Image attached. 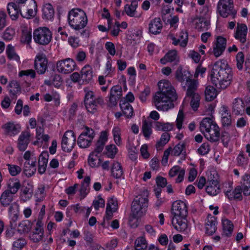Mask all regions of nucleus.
I'll list each match as a JSON object with an SVG mask.
<instances>
[{"label":"nucleus","instance_id":"40","mask_svg":"<svg viewBox=\"0 0 250 250\" xmlns=\"http://www.w3.org/2000/svg\"><path fill=\"white\" fill-rule=\"evenodd\" d=\"M232 111L236 115L242 114L244 111V104L241 99L236 98L233 102Z\"/></svg>","mask_w":250,"mask_h":250},{"label":"nucleus","instance_id":"6","mask_svg":"<svg viewBox=\"0 0 250 250\" xmlns=\"http://www.w3.org/2000/svg\"><path fill=\"white\" fill-rule=\"evenodd\" d=\"M45 214V206L43 205L38 215L37 221L32 231L31 232L29 237L34 242H38L43 238L44 230L43 228V223L42 220Z\"/></svg>","mask_w":250,"mask_h":250},{"label":"nucleus","instance_id":"24","mask_svg":"<svg viewBox=\"0 0 250 250\" xmlns=\"http://www.w3.org/2000/svg\"><path fill=\"white\" fill-rule=\"evenodd\" d=\"M247 32L248 28L246 24L238 23L234 37L242 43H244L246 41Z\"/></svg>","mask_w":250,"mask_h":250},{"label":"nucleus","instance_id":"30","mask_svg":"<svg viewBox=\"0 0 250 250\" xmlns=\"http://www.w3.org/2000/svg\"><path fill=\"white\" fill-rule=\"evenodd\" d=\"M205 137L210 141H217L219 137V129L216 124L213 125L212 127L204 134Z\"/></svg>","mask_w":250,"mask_h":250},{"label":"nucleus","instance_id":"64","mask_svg":"<svg viewBox=\"0 0 250 250\" xmlns=\"http://www.w3.org/2000/svg\"><path fill=\"white\" fill-rule=\"evenodd\" d=\"M7 166L9 173L12 176H16L21 171V167L18 166L10 164H7Z\"/></svg>","mask_w":250,"mask_h":250},{"label":"nucleus","instance_id":"28","mask_svg":"<svg viewBox=\"0 0 250 250\" xmlns=\"http://www.w3.org/2000/svg\"><path fill=\"white\" fill-rule=\"evenodd\" d=\"M179 58L178 56L177 52L175 50L169 51L163 58L160 60V62L162 64H166L168 62H179Z\"/></svg>","mask_w":250,"mask_h":250},{"label":"nucleus","instance_id":"23","mask_svg":"<svg viewBox=\"0 0 250 250\" xmlns=\"http://www.w3.org/2000/svg\"><path fill=\"white\" fill-rule=\"evenodd\" d=\"M22 8L21 5H19L15 2H9L7 6L8 13L12 20H16L19 17V13L21 15Z\"/></svg>","mask_w":250,"mask_h":250},{"label":"nucleus","instance_id":"33","mask_svg":"<svg viewBox=\"0 0 250 250\" xmlns=\"http://www.w3.org/2000/svg\"><path fill=\"white\" fill-rule=\"evenodd\" d=\"M221 221L223 234L227 236H230L233 230L232 223L225 217H223Z\"/></svg>","mask_w":250,"mask_h":250},{"label":"nucleus","instance_id":"36","mask_svg":"<svg viewBox=\"0 0 250 250\" xmlns=\"http://www.w3.org/2000/svg\"><path fill=\"white\" fill-rule=\"evenodd\" d=\"M195 28L200 31H204L209 28L210 21L204 18L196 19L194 21Z\"/></svg>","mask_w":250,"mask_h":250},{"label":"nucleus","instance_id":"5","mask_svg":"<svg viewBox=\"0 0 250 250\" xmlns=\"http://www.w3.org/2000/svg\"><path fill=\"white\" fill-rule=\"evenodd\" d=\"M68 21L70 27L75 30L83 29L88 22L86 13L80 8H74L69 11Z\"/></svg>","mask_w":250,"mask_h":250},{"label":"nucleus","instance_id":"56","mask_svg":"<svg viewBox=\"0 0 250 250\" xmlns=\"http://www.w3.org/2000/svg\"><path fill=\"white\" fill-rule=\"evenodd\" d=\"M142 131L146 139H149L152 133V129L151 125L148 124L146 121L143 124Z\"/></svg>","mask_w":250,"mask_h":250},{"label":"nucleus","instance_id":"57","mask_svg":"<svg viewBox=\"0 0 250 250\" xmlns=\"http://www.w3.org/2000/svg\"><path fill=\"white\" fill-rule=\"evenodd\" d=\"M92 205L96 210H98L100 208H104L105 206V201L102 197L101 195H98L96 197L93 201Z\"/></svg>","mask_w":250,"mask_h":250},{"label":"nucleus","instance_id":"12","mask_svg":"<svg viewBox=\"0 0 250 250\" xmlns=\"http://www.w3.org/2000/svg\"><path fill=\"white\" fill-rule=\"evenodd\" d=\"M171 223L172 227L178 232H185L189 229L187 217L172 216Z\"/></svg>","mask_w":250,"mask_h":250},{"label":"nucleus","instance_id":"61","mask_svg":"<svg viewBox=\"0 0 250 250\" xmlns=\"http://www.w3.org/2000/svg\"><path fill=\"white\" fill-rule=\"evenodd\" d=\"M207 69L206 67H203L202 65H198L195 68L194 76L195 78L204 77Z\"/></svg>","mask_w":250,"mask_h":250},{"label":"nucleus","instance_id":"35","mask_svg":"<svg viewBox=\"0 0 250 250\" xmlns=\"http://www.w3.org/2000/svg\"><path fill=\"white\" fill-rule=\"evenodd\" d=\"M36 171V161H33L31 163L26 161L24 164L23 173L28 177L33 176Z\"/></svg>","mask_w":250,"mask_h":250},{"label":"nucleus","instance_id":"60","mask_svg":"<svg viewBox=\"0 0 250 250\" xmlns=\"http://www.w3.org/2000/svg\"><path fill=\"white\" fill-rule=\"evenodd\" d=\"M15 34V30L13 28L8 27L4 32L2 38L5 41H10L13 39Z\"/></svg>","mask_w":250,"mask_h":250},{"label":"nucleus","instance_id":"16","mask_svg":"<svg viewBox=\"0 0 250 250\" xmlns=\"http://www.w3.org/2000/svg\"><path fill=\"white\" fill-rule=\"evenodd\" d=\"M226 45V39L221 36H218L213 42V53L216 57H219L225 49Z\"/></svg>","mask_w":250,"mask_h":250},{"label":"nucleus","instance_id":"55","mask_svg":"<svg viewBox=\"0 0 250 250\" xmlns=\"http://www.w3.org/2000/svg\"><path fill=\"white\" fill-rule=\"evenodd\" d=\"M6 54L8 58L10 60H14L17 61L20 60L19 56L15 53L14 47L11 44L7 45Z\"/></svg>","mask_w":250,"mask_h":250},{"label":"nucleus","instance_id":"25","mask_svg":"<svg viewBox=\"0 0 250 250\" xmlns=\"http://www.w3.org/2000/svg\"><path fill=\"white\" fill-rule=\"evenodd\" d=\"M185 174V169L178 166H173L168 172V175L170 177L177 176L175 180L176 183H180L183 180Z\"/></svg>","mask_w":250,"mask_h":250},{"label":"nucleus","instance_id":"27","mask_svg":"<svg viewBox=\"0 0 250 250\" xmlns=\"http://www.w3.org/2000/svg\"><path fill=\"white\" fill-rule=\"evenodd\" d=\"M101 151V148H97L89 154L88 163L91 167H97L100 166L101 159L99 158V154Z\"/></svg>","mask_w":250,"mask_h":250},{"label":"nucleus","instance_id":"48","mask_svg":"<svg viewBox=\"0 0 250 250\" xmlns=\"http://www.w3.org/2000/svg\"><path fill=\"white\" fill-rule=\"evenodd\" d=\"M8 87L10 88L9 92L11 96H16L17 94L21 92L20 83L16 80L11 81L9 83Z\"/></svg>","mask_w":250,"mask_h":250},{"label":"nucleus","instance_id":"53","mask_svg":"<svg viewBox=\"0 0 250 250\" xmlns=\"http://www.w3.org/2000/svg\"><path fill=\"white\" fill-rule=\"evenodd\" d=\"M116 68L112 67V61L110 58H108L105 65L104 74L106 76H112L115 74Z\"/></svg>","mask_w":250,"mask_h":250},{"label":"nucleus","instance_id":"63","mask_svg":"<svg viewBox=\"0 0 250 250\" xmlns=\"http://www.w3.org/2000/svg\"><path fill=\"white\" fill-rule=\"evenodd\" d=\"M106 154L109 158H113L117 152L118 149L114 145H110L106 147Z\"/></svg>","mask_w":250,"mask_h":250},{"label":"nucleus","instance_id":"14","mask_svg":"<svg viewBox=\"0 0 250 250\" xmlns=\"http://www.w3.org/2000/svg\"><path fill=\"white\" fill-rule=\"evenodd\" d=\"M35 68L40 74H44L47 69V59L44 54L38 55L35 60Z\"/></svg>","mask_w":250,"mask_h":250},{"label":"nucleus","instance_id":"3","mask_svg":"<svg viewBox=\"0 0 250 250\" xmlns=\"http://www.w3.org/2000/svg\"><path fill=\"white\" fill-rule=\"evenodd\" d=\"M189 73L188 71L182 72V69L181 67L177 68L175 72V78L179 82L184 85V87L187 86V96L191 97L190 106L193 110L196 111L200 105V96L195 91L198 86V82L190 79L188 78Z\"/></svg>","mask_w":250,"mask_h":250},{"label":"nucleus","instance_id":"19","mask_svg":"<svg viewBox=\"0 0 250 250\" xmlns=\"http://www.w3.org/2000/svg\"><path fill=\"white\" fill-rule=\"evenodd\" d=\"M4 133L10 136H14L18 134L21 131V126L14 122H9L2 126Z\"/></svg>","mask_w":250,"mask_h":250},{"label":"nucleus","instance_id":"4","mask_svg":"<svg viewBox=\"0 0 250 250\" xmlns=\"http://www.w3.org/2000/svg\"><path fill=\"white\" fill-rule=\"evenodd\" d=\"M147 207V192L134 198L131 205L132 215L129 220V224L131 227L136 228L138 226L139 220L146 215Z\"/></svg>","mask_w":250,"mask_h":250},{"label":"nucleus","instance_id":"21","mask_svg":"<svg viewBox=\"0 0 250 250\" xmlns=\"http://www.w3.org/2000/svg\"><path fill=\"white\" fill-rule=\"evenodd\" d=\"M118 209V201L116 198L111 197L108 200L106 209V215L104 218V220H110L112 217L113 213Z\"/></svg>","mask_w":250,"mask_h":250},{"label":"nucleus","instance_id":"31","mask_svg":"<svg viewBox=\"0 0 250 250\" xmlns=\"http://www.w3.org/2000/svg\"><path fill=\"white\" fill-rule=\"evenodd\" d=\"M38 125L36 129L37 139L39 140L42 139L44 142L47 141V135H43L44 132L43 126L45 125V119L42 117H39L38 119Z\"/></svg>","mask_w":250,"mask_h":250},{"label":"nucleus","instance_id":"13","mask_svg":"<svg viewBox=\"0 0 250 250\" xmlns=\"http://www.w3.org/2000/svg\"><path fill=\"white\" fill-rule=\"evenodd\" d=\"M207 192L212 196L216 195L220 191L219 182L218 181L217 174L213 175V177H208L206 187Z\"/></svg>","mask_w":250,"mask_h":250},{"label":"nucleus","instance_id":"2","mask_svg":"<svg viewBox=\"0 0 250 250\" xmlns=\"http://www.w3.org/2000/svg\"><path fill=\"white\" fill-rule=\"evenodd\" d=\"M232 75V69L227 62L219 60L213 65L208 80L217 88L225 89L230 84Z\"/></svg>","mask_w":250,"mask_h":250},{"label":"nucleus","instance_id":"43","mask_svg":"<svg viewBox=\"0 0 250 250\" xmlns=\"http://www.w3.org/2000/svg\"><path fill=\"white\" fill-rule=\"evenodd\" d=\"M120 107L124 115L127 118H130L133 115V109L129 103H126L124 101L120 102Z\"/></svg>","mask_w":250,"mask_h":250},{"label":"nucleus","instance_id":"22","mask_svg":"<svg viewBox=\"0 0 250 250\" xmlns=\"http://www.w3.org/2000/svg\"><path fill=\"white\" fill-rule=\"evenodd\" d=\"M172 44L174 45H179L185 47L187 46L188 42V34L186 31H182L177 37L171 36Z\"/></svg>","mask_w":250,"mask_h":250},{"label":"nucleus","instance_id":"10","mask_svg":"<svg viewBox=\"0 0 250 250\" xmlns=\"http://www.w3.org/2000/svg\"><path fill=\"white\" fill-rule=\"evenodd\" d=\"M76 137L73 131L67 130L63 135L61 141L62 150L66 152H70L75 146Z\"/></svg>","mask_w":250,"mask_h":250},{"label":"nucleus","instance_id":"41","mask_svg":"<svg viewBox=\"0 0 250 250\" xmlns=\"http://www.w3.org/2000/svg\"><path fill=\"white\" fill-rule=\"evenodd\" d=\"M242 190H243L241 187L237 186L233 190H225V194L230 200L233 199L240 200L242 198Z\"/></svg>","mask_w":250,"mask_h":250},{"label":"nucleus","instance_id":"1","mask_svg":"<svg viewBox=\"0 0 250 250\" xmlns=\"http://www.w3.org/2000/svg\"><path fill=\"white\" fill-rule=\"evenodd\" d=\"M158 90L153 96L152 102L159 111H167L173 107L176 100V91L169 81L162 80L158 83Z\"/></svg>","mask_w":250,"mask_h":250},{"label":"nucleus","instance_id":"59","mask_svg":"<svg viewBox=\"0 0 250 250\" xmlns=\"http://www.w3.org/2000/svg\"><path fill=\"white\" fill-rule=\"evenodd\" d=\"M26 244V241L23 238H20L16 240L13 244L14 250H20Z\"/></svg>","mask_w":250,"mask_h":250},{"label":"nucleus","instance_id":"15","mask_svg":"<svg viewBox=\"0 0 250 250\" xmlns=\"http://www.w3.org/2000/svg\"><path fill=\"white\" fill-rule=\"evenodd\" d=\"M33 39L34 41L41 45L47 44V28L39 27L34 31Z\"/></svg>","mask_w":250,"mask_h":250},{"label":"nucleus","instance_id":"38","mask_svg":"<svg viewBox=\"0 0 250 250\" xmlns=\"http://www.w3.org/2000/svg\"><path fill=\"white\" fill-rule=\"evenodd\" d=\"M221 115V122L224 126L229 125L231 123L230 113L228 108L225 106H222L220 111Z\"/></svg>","mask_w":250,"mask_h":250},{"label":"nucleus","instance_id":"52","mask_svg":"<svg viewBox=\"0 0 250 250\" xmlns=\"http://www.w3.org/2000/svg\"><path fill=\"white\" fill-rule=\"evenodd\" d=\"M62 80L59 74H54L51 76L48 81V85L53 86L58 88L62 85Z\"/></svg>","mask_w":250,"mask_h":250},{"label":"nucleus","instance_id":"47","mask_svg":"<svg viewBox=\"0 0 250 250\" xmlns=\"http://www.w3.org/2000/svg\"><path fill=\"white\" fill-rule=\"evenodd\" d=\"M205 95L207 101H211L216 98L218 92L216 89L213 86L208 85L206 87Z\"/></svg>","mask_w":250,"mask_h":250},{"label":"nucleus","instance_id":"39","mask_svg":"<svg viewBox=\"0 0 250 250\" xmlns=\"http://www.w3.org/2000/svg\"><path fill=\"white\" fill-rule=\"evenodd\" d=\"M7 189L6 190H9L10 193L15 194L21 188V185L19 180L11 179L7 182Z\"/></svg>","mask_w":250,"mask_h":250},{"label":"nucleus","instance_id":"34","mask_svg":"<svg viewBox=\"0 0 250 250\" xmlns=\"http://www.w3.org/2000/svg\"><path fill=\"white\" fill-rule=\"evenodd\" d=\"M122 89L121 86L115 85L112 87L110 90V101L113 104L117 103V101L122 95Z\"/></svg>","mask_w":250,"mask_h":250},{"label":"nucleus","instance_id":"32","mask_svg":"<svg viewBox=\"0 0 250 250\" xmlns=\"http://www.w3.org/2000/svg\"><path fill=\"white\" fill-rule=\"evenodd\" d=\"M47 167V151H43L39 156L38 160V172L40 174L45 173Z\"/></svg>","mask_w":250,"mask_h":250},{"label":"nucleus","instance_id":"37","mask_svg":"<svg viewBox=\"0 0 250 250\" xmlns=\"http://www.w3.org/2000/svg\"><path fill=\"white\" fill-rule=\"evenodd\" d=\"M112 135L114 143L118 146L123 144L122 128L119 125H114L112 129Z\"/></svg>","mask_w":250,"mask_h":250},{"label":"nucleus","instance_id":"45","mask_svg":"<svg viewBox=\"0 0 250 250\" xmlns=\"http://www.w3.org/2000/svg\"><path fill=\"white\" fill-rule=\"evenodd\" d=\"M174 126L173 123L157 122L154 124V128L158 131H169L172 130Z\"/></svg>","mask_w":250,"mask_h":250},{"label":"nucleus","instance_id":"58","mask_svg":"<svg viewBox=\"0 0 250 250\" xmlns=\"http://www.w3.org/2000/svg\"><path fill=\"white\" fill-rule=\"evenodd\" d=\"M248 158L244 156L243 152H241L236 158L237 165L240 167H245L248 165Z\"/></svg>","mask_w":250,"mask_h":250},{"label":"nucleus","instance_id":"8","mask_svg":"<svg viewBox=\"0 0 250 250\" xmlns=\"http://www.w3.org/2000/svg\"><path fill=\"white\" fill-rule=\"evenodd\" d=\"M95 135L94 131L91 128L85 126L78 139V145L81 148L88 147L92 142Z\"/></svg>","mask_w":250,"mask_h":250},{"label":"nucleus","instance_id":"54","mask_svg":"<svg viewBox=\"0 0 250 250\" xmlns=\"http://www.w3.org/2000/svg\"><path fill=\"white\" fill-rule=\"evenodd\" d=\"M123 172L121 165L118 162L114 163L112 167V174L116 178H120L123 175Z\"/></svg>","mask_w":250,"mask_h":250},{"label":"nucleus","instance_id":"11","mask_svg":"<svg viewBox=\"0 0 250 250\" xmlns=\"http://www.w3.org/2000/svg\"><path fill=\"white\" fill-rule=\"evenodd\" d=\"M188 205L186 201L177 200L172 205L171 213L172 216L187 217Z\"/></svg>","mask_w":250,"mask_h":250},{"label":"nucleus","instance_id":"7","mask_svg":"<svg viewBox=\"0 0 250 250\" xmlns=\"http://www.w3.org/2000/svg\"><path fill=\"white\" fill-rule=\"evenodd\" d=\"M217 12L223 17L235 18L236 11L234 8L233 0H219L217 3Z\"/></svg>","mask_w":250,"mask_h":250},{"label":"nucleus","instance_id":"49","mask_svg":"<svg viewBox=\"0 0 250 250\" xmlns=\"http://www.w3.org/2000/svg\"><path fill=\"white\" fill-rule=\"evenodd\" d=\"M93 77L92 69L89 65L84 66L81 70L82 79L85 82L90 81Z\"/></svg>","mask_w":250,"mask_h":250},{"label":"nucleus","instance_id":"44","mask_svg":"<svg viewBox=\"0 0 250 250\" xmlns=\"http://www.w3.org/2000/svg\"><path fill=\"white\" fill-rule=\"evenodd\" d=\"M14 195L9 192V190H4L0 197L1 204L4 207L9 206L13 200Z\"/></svg>","mask_w":250,"mask_h":250},{"label":"nucleus","instance_id":"20","mask_svg":"<svg viewBox=\"0 0 250 250\" xmlns=\"http://www.w3.org/2000/svg\"><path fill=\"white\" fill-rule=\"evenodd\" d=\"M217 229L216 218L211 214L207 216L205 223L206 233L208 235L214 234Z\"/></svg>","mask_w":250,"mask_h":250},{"label":"nucleus","instance_id":"51","mask_svg":"<svg viewBox=\"0 0 250 250\" xmlns=\"http://www.w3.org/2000/svg\"><path fill=\"white\" fill-rule=\"evenodd\" d=\"M147 248V242L145 237H138L135 241V250H146Z\"/></svg>","mask_w":250,"mask_h":250},{"label":"nucleus","instance_id":"26","mask_svg":"<svg viewBox=\"0 0 250 250\" xmlns=\"http://www.w3.org/2000/svg\"><path fill=\"white\" fill-rule=\"evenodd\" d=\"M30 133L28 131L22 132L20 135L18 140V147L20 151L25 150L30 142Z\"/></svg>","mask_w":250,"mask_h":250},{"label":"nucleus","instance_id":"50","mask_svg":"<svg viewBox=\"0 0 250 250\" xmlns=\"http://www.w3.org/2000/svg\"><path fill=\"white\" fill-rule=\"evenodd\" d=\"M32 224L29 220H23L19 224L18 231L21 233H27L30 231Z\"/></svg>","mask_w":250,"mask_h":250},{"label":"nucleus","instance_id":"42","mask_svg":"<svg viewBox=\"0 0 250 250\" xmlns=\"http://www.w3.org/2000/svg\"><path fill=\"white\" fill-rule=\"evenodd\" d=\"M167 149H170V155L178 156L180 155H185L186 154L185 146L183 143H179L173 147H169Z\"/></svg>","mask_w":250,"mask_h":250},{"label":"nucleus","instance_id":"29","mask_svg":"<svg viewBox=\"0 0 250 250\" xmlns=\"http://www.w3.org/2000/svg\"><path fill=\"white\" fill-rule=\"evenodd\" d=\"M241 188L245 195H250V174L245 173L242 177L240 181Z\"/></svg>","mask_w":250,"mask_h":250},{"label":"nucleus","instance_id":"17","mask_svg":"<svg viewBox=\"0 0 250 250\" xmlns=\"http://www.w3.org/2000/svg\"><path fill=\"white\" fill-rule=\"evenodd\" d=\"M26 8H27V11H25L24 7H22L21 11V16L23 18L29 19L35 16L37 11V5L35 0H29Z\"/></svg>","mask_w":250,"mask_h":250},{"label":"nucleus","instance_id":"9","mask_svg":"<svg viewBox=\"0 0 250 250\" xmlns=\"http://www.w3.org/2000/svg\"><path fill=\"white\" fill-rule=\"evenodd\" d=\"M76 67V64L74 60L66 58L57 62L56 68L57 71L62 74H68L73 71Z\"/></svg>","mask_w":250,"mask_h":250},{"label":"nucleus","instance_id":"46","mask_svg":"<svg viewBox=\"0 0 250 250\" xmlns=\"http://www.w3.org/2000/svg\"><path fill=\"white\" fill-rule=\"evenodd\" d=\"M215 124L211 118H205L203 119L200 123V128L201 131L204 134L212 127L213 125Z\"/></svg>","mask_w":250,"mask_h":250},{"label":"nucleus","instance_id":"62","mask_svg":"<svg viewBox=\"0 0 250 250\" xmlns=\"http://www.w3.org/2000/svg\"><path fill=\"white\" fill-rule=\"evenodd\" d=\"M137 4L134 3L131 5H126L125 7V10L126 14L129 17H134L136 14V8Z\"/></svg>","mask_w":250,"mask_h":250},{"label":"nucleus","instance_id":"18","mask_svg":"<svg viewBox=\"0 0 250 250\" xmlns=\"http://www.w3.org/2000/svg\"><path fill=\"white\" fill-rule=\"evenodd\" d=\"M163 27V22L159 18L150 20L148 23V31L150 34L156 35L161 33Z\"/></svg>","mask_w":250,"mask_h":250}]
</instances>
